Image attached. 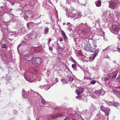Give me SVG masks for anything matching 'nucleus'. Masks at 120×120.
<instances>
[{
  "mask_svg": "<svg viewBox=\"0 0 120 120\" xmlns=\"http://www.w3.org/2000/svg\"><path fill=\"white\" fill-rule=\"evenodd\" d=\"M6 45L5 44H4L3 45L2 47L3 48L5 49L6 48Z\"/></svg>",
  "mask_w": 120,
  "mask_h": 120,
  "instance_id": "51",
  "label": "nucleus"
},
{
  "mask_svg": "<svg viewBox=\"0 0 120 120\" xmlns=\"http://www.w3.org/2000/svg\"><path fill=\"white\" fill-rule=\"evenodd\" d=\"M67 29L68 30H70V31L73 30V29L70 27H68Z\"/></svg>",
  "mask_w": 120,
  "mask_h": 120,
  "instance_id": "49",
  "label": "nucleus"
},
{
  "mask_svg": "<svg viewBox=\"0 0 120 120\" xmlns=\"http://www.w3.org/2000/svg\"><path fill=\"white\" fill-rule=\"evenodd\" d=\"M61 81L62 82V84L63 85H64L66 83H67L65 79H61Z\"/></svg>",
  "mask_w": 120,
  "mask_h": 120,
  "instance_id": "26",
  "label": "nucleus"
},
{
  "mask_svg": "<svg viewBox=\"0 0 120 120\" xmlns=\"http://www.w3.org/2000/svg\"><path fill=\"white\" fill-rule=\"evenodd\" d=\"M85 28L82 29V33L84 35L86 36L87 35L88 33L90 31V27L87 24V23L85 24Z\"/></svg>",
  "mask_w": 120,
  "mask_h": 120,
  "instance_id": "4",
  "label": "nucleus"
},
{
  "mask_svg": "<svg viewBox=\"0 0 120 120\" xmlns=\"http://www.w3.org/2000/svg\"><path fill=\"white\" fill-rule=\"evenodd\" d=\"M80 68H81V70H82L83 71H84V74H85V75L86 74H86H87V71H84V69L83 68H82L81 67H80Z\"/></svg>",
  "mask_w": 120,
  "mask_h": 120,
  "instance_id": "47",
  "label": "nucleus"
},
{
  "mask_svg": "<svg viewBox=\"0 0 120 120\" xmlns=\"http://www.w3.org/2000/svg\"><path fill=\"white\" fill-rule=\"evenodd\" d=\"M112 25L109 28L110 31L113 34L116 35L119 34L118 28L116 25L112 24Z\"/></svg>",
  "mask_w": 120,
  "mask_h": 120,
  "instance_id": "3",
  "label": "nucleus"
},
{
  "mask_svg": "<svg viewBox=\"0 0 120 120\" xmlns=\"http://www.w3.org/2000/svg\"><path fill=\"white\" fill-rule=\"evenodd\" d=\"M84 90L83 89L82 87H80L79 89L76 90L75 91L78 95H79L82 93Z\"/></svg>",
  "mask_w": 120,
  "mask_h": 120,
  "instance_id": "13",
  "label": "nucleus"
},
{
  "mask_svg": "<svg viewBox=\"0 0 120 120\" xmlns=\"http://www.w3.org/2000/svg\"><path fill=\"white\" fill-rule=\"evenodd\" d=\"M80 34H79V38L78 37H76V38H73L74 41L75 42H76L77 41H79V40L81 39V38L82 39H84V38H82L80 35Z\"/></svg>",
  "mask_w": 120,
  "mask_h": 120,
  "instance_id": "14",
  "label": "nucleus"
},
{
  "mask_svg": "<svg viewBox=\"0 0 120 120\" xmlns=\"http://www.w3.org/2000/svg\"><path fill=\"white\" fill-rule=\"evenodd\" d=\"M49 49L50 50V51H52V48L51 47H49Z\"/></svg>",
  "mask_w": 120,
  "mask_h": 120,
  "instance_id": "58",
  "label": "nucleus"
},
{
  "mask_svg": "<svg viewBox=\"0 0 120 120\" xmlns=\"http://www.w3.org/2000/svg\"><path fill=\"white\" fill-rule=\"evenodd\" d=\"M95 4L96 6L100 7L101 5V2L100 0H99L96 1Z\"/></svg>",
  "mask_w": 120,
  "mask_h": 120,
  "instance_id": "17",
  "label": "nucleus"
},
{
  "mask_svg": "<svg viewBox=\"0 0 120 120\" xmlns=\"http://www.w3.org/2000/svg\"><path fill=\"white\" fill-rule=\"evenodd\" d=\"M15 32H14L13 33H11V34L10 33H9V32L8 33V34H9V35H14V34L15 33Z\"/></svg>",
  "mask_w": 120,
  "mask_h": 120,
  "instance_id": "53",
  "label": "nucleus"
},
{
  "mask_svg": "<svg viewBox=\"0 0 120 120\" xmlns=\"http://www.w3.org/2000/svg\"><path fill=\"white\" fill-rule=\"evenodd\" d=\"M113 16L112 14H110L109 12L108 11H105L103 13L102 17L103 18H106L107 17H109L110 18L111 17H112Z\"/></svg>",
  "mask_w": 120,
  "mask_h": 120,
  "instance_id": "10",
  "label": "nucleus"
},
{
  "mask_svg": "<svg viewBox=\"0 0 120 120\" xmlns=\"http://www.w3.org/2000/svg\"><path fill=\"white\" fill-rule=\"evenodd\" d=\"M33 24V22H30L27 23V26L28 27H31Z\"/></svg>",
  "mask_w": 120,
  "mask_h": 120,
  "instance_id": "25",
  "label": "nucleus"
},
{
  "mask_svg": "<svg viewBox=\"0 0 120 120\" xmlns=\"http://www.w3.org/2000/svg\"><path fill=\"white\" fill-rule=\"evenodd\" d=\"M111 74H109L108 75H107V77H109V78L110 79L111 77Z\"/></svg>",
  "mask_w": 120,
  "mask_h": 120,
  "instance_id": "50",
  "label": "nucleus"
},
{
  "mask_svg": "<svg viewBox=\"0 0 120 120\" xmlns=\"http://www.w3.org/2000/svg\"><path fill=\"white\" fill-rule=\"evenodd\" d=\"M3 55L4 56V57H3V59L4 60L5 58H6L7 56V55H5V54H3V55H2V56L1 55H0V58L1 57H2Z\"/></svg>",
  "mask_w": 120,
  "mask_h": 120,
  "instance_id": "33",
  "label": "nucleus"
},
{
  "mask_svg": "<svg viewBox=\"0 0 120 120\" xmlns=\"http://www.w3.org/2000/svg\"><path fill=\"white\" fill-rule=\"evenodd\" d=\"M63 49L62 48L60 47H58V51L60 52H63Z\"/></svg>",
  "mask_w": 120,
  "mask_h": 120,
  "instance_id": "30",
  "label": "nucleus"
},
{
  "mask_svg": "<svg viewBox=\"0 0 120 120\" xmlns=\"http://www.w3.org/2000/svg\"><path fill=\"white\" fill-rule=\"evenodd\" d=\"M109 79L110 78L106 76L104 78V79L105 81H107L109 80Z\"/></svg>",
  "mask_w": 120,
  "mask_h": 120,
  "instance_id": "36",
  "label": "nucleus"
},
{
  "mask_svg": "<svg viewBox=\"0 0 120 120\" xmlns=\"http://www.w3.org/2000/svg\"><path fill=\"white\" fill-rule=\"evenodd\" d=\"M92 45L93 47H94L93 49H94V50L96 49V47H97V45L96 44V42L95 41H92Z\"/></svg>",
  "mask_w": 120,
  "mask_h": 120,
  "instance_id": "20",
  "label": "nucleus"
},
{
  "mask_svg": "<svg viewBox=\"0 0 120 120\" xmlns=\"http://www.w3.org/2000/svg\"><path fill=\"white\" fill-rule=\"evenodd\" d=\"M29 13L31 14L30 16H31V17H33L34 16L33 12L32 11H31Z\"/></svg>",
  "mask_w": 120,
  "mask_h": 120,
  "instance_id": "46",
  "label": "nucleus"
},
{
  "mask_svg": "<svg viewBox=\"0 0 120 120\" xmlns=\"http://www.w3.org/2000/svg\"><path fill=\"white\" fill-rule=\"evenodd\" d=\"M99 51V48H98L96 50H95L94 53V55L93 56V58L90 57V60L91 61H93L94 59L96 56L98 55V52Z\"/></svg>",
  "mask_w": 120,
  "mask_h": 120,
  "instance_id": "12",
  "label": "nucleus"
},
{
  "mask_svg": "<svg viewBox=\"0 0 120 120\" xmlns=\"http://www.w3.org/2000/svg\"><path fill=\"white\" fill-rule=\"evenodd\" d=\"M68 80H69L70 81H73V79L72 77H70L68 78Z\"/></svg>",
  "mask_w": 120,
  "mask_h": 120,
  "instance_id": "42",
  "label": "nucleus"
},
{
  "mask_svg": "<svg viewBox=\"0 0 120 120\" xmlns=\"http://www.w3.org/2000/svg\"><path fill=\"white\" fill-rule=\"evenodd\" d=\"M51 41V39H49L48 41V43L49 44V43Z\"/></svg>",
  "mask_w": 120,
  "mask_h": 120,
  "instance_id": "60",
  "label": "nucleus"
},
{
  "mask_svg": "<svg viewBox=\"0 0 120 120\" xmlns=\"http://www.w3.org/2000/svg\"><path fill=\"white\" fill-rule=\"evenodd\" d=\"M110 110L109 108H106L103 111V112H105V115L106 116H108L109 114V111L108 110Z\"/></svg>",
  "mask_w": 120,
  "mask_h": 120,
  "instance_id": "16",
  "label": "nucleus"
},
{
  "mask_svg": "<svg viewBox=\"0 0 120 120\" xmlns=\"http://www.w3.org/2000/svg\"><path fill=\"white\" fill-rule=\"evenodd\" d=\"M24 18L25 19H26L28 18V17L27 16L25 15V16H24Z\"/></svg>",
  "mask_w": 120,
  "mask_h": 120,
  "instance_id": "52",
  "label": "nucleus"
},
{
  "mask_svg": "<svg viewBox=\"0 0 120 120\" xmlns=\"http://www.w3.org/2000/svg\"><path fill=\"white\" fill-rule=\"evenodd\" d=\"M75 98L78 99L80 100L81 99V97L80 96H76L75 97Z\"/></svg>",
  "mask_w": 120,
  "mask_h": 120,
  "instance_id": "45",
  "label": "nucleus"
},
{
  "mask_svg": "<svg viewBox=\"0 0 120 120\" xmlns=\"http://www.w3.org/2000/svg\"><path fill=\"white\" fill-rule=\"evenodd\" d=\"M115 94L118 96L120 94V91H116L115 92Z\"/></svg>",
  "mask_w": 120,
  "mask_h": 120,
  "instance_id": "29",
  "label": "nucleus"
},
{
  "mask_svg": "<svg viewBox=\"0 0 120 120\" xmlns=\"http://www.w3.org/2000/svg\"><path fill=\"white\" fill-rule=\"evenodd\" d=\"M10 15L11 19L14 18V16L13 14H10Z\"/></svg>",
  "mask_w": 120,
  "mask_h": 120,
  "instance_id": "43",
  "label": "nucleus"
},
{
  "mask_svg": "<svg viewBox=\"0 0 120 120\" xmlns=\"http://www.w3.org/2000/svg\"><path fill=\"white\" fill-rule=\"evenodd\" d=\"M61 34L63 37L64 40H66L67 38L66 35L65 34L63 30H62L61 32Z\"/></svg>",
  "mask_w": 120,
  "mask_h": 120,
  "instance_id": "18",
  "label": "nucleus"
},
{
  "mask_svg": "<svg viewBox=\"0 0 120 120\" xmlns=\"http://www.w3.org/2000/svg\"><path fill=\"white\" fill-rule=\"evenodd\" d=\"M11 79V77L10 76L9 77V78H7V80H9L10 79Z\"/></svg>",
  "mask_w": 120,
  "mask_h": 120,
  "instance_id": "56",
  "label": "nucleus"
},
{
  "mask_svg": "<svg viewBox=\"0 0 120 120\" xmlns=\"http://www.w3.org/2000/svg\"><path fill=\"white\" fill-rule=\"evenodd\" d=\"M34 92L32 90H30V91H29L28 92V93L29 94H30V93H31L32 94H33Z\"/></svg>",
  "mask_w": 120,
  "mask_h": 120,
  "instance_id": "44",
  "label": "nucleus"
},
{
  "mask_svg": "<svg viewBox=\"0 0 120 120\" xmlns=\"http://www.w3.org/2000/svg\"><path fill=\"white\" fill-rule=\"evenodd\" d=\"M25 91L24 90H23L22 91V97H23V98H26V97L24 95L25 94Z\"/></svg>",
  "mask_w": 120,
  "mask_h": 120,
  "instance_id": "28",
  "label": "nucleus"
},
{
  "mask_svg": "<svg viewBox=\"0 0 120 120\" xmlns=\"http://www.w3.org/2000/svg\"><path fill=\"white\" fill-rule=\"evenodd\" d=\"M41 102L44 105L46 103V102H45V100L43 99H42Z\"/></svg>",
  "mask_w": 120,
  "mask_h": 120,
  "instance_id": "41",
  "label": "nucleus"
},
{
  "mask_svg": "<svg viewBox=\"0 0 120 120\" xmlns=\"http://www.w3.org/2000/svg\"><path fill=\"white\" fill-rule=\"evenodd\" d=\"M71 60L72 61L73 63H76V61L72 57L71 58Z\"/></svg>",
  "mask_w": 120,
  "mask_h": 120,
  "instance_id": "37",
  "label": "nucleus"
},
{
  "mask_svg": "<svg viewBox=\"0 0 120 120\" xmlns=\"http://www.w3.org/2000/svg\"><path fill=\"white\" fill-rule=\"evenodd\" d=\"M6 27L5 28H4L2 27V31L3 32V37L2 38V39L3 40L5 39V37L6 36V34L7 35L8 34V33L9 31L8 30V28L6 26Z\"/></svg>",
  "mask_w": 120,
  "mask_h": 120,
  "instance_id": "8",
  "label": "nucleus"
},
{
  "mask_svg": "<svg viewBox=\"0 0 120 120\" xmlns=\"http://www.w3.org/2000/svg\"><path fill=\"white\" fill-rule=\"evenodd\" d=\"M63 39L62 38H60V41H63Z\"/></svg>",
  "mask_w": 120,
  "mask_h": 120,
  "instance_id": "55",
  "label": "nucleus"
},
{
  "mask_svg": "<svg viewBox=\"0 0 120 120\" xmlns=\"http://www.w3.org/2000/svg\"><path fill=\"white\" fill-rule=\"evenodd\" d=\"M78 54L79 55H81L82 53V52H81L80 51V52H78Z\"/></svg>",
  "mask_w": 120,
  "mask_h": 120,
  "instance_id": "63",
  "label": "nucleus"
},
{
  "mask_svg": "<svg viewBox=\"0 0 120 120\" xmlns=\"http://www.w3.org/2000/svg\"><path fill=\"white\" fill-rule=\"evenodd\" d=\"M84 24L82 23L80 24L79 25V27H80V28H82L84 26Z\"/></svg>",
  "mask_w": 120,
  "mask_h": 120,
  "instance_id": "35",
  "label": "nucleus"
},
{
  "mask_svg": "<svg viewBox=\"0 0 120 120\" xmlns=\"http://www.w3.org/2000/svg\"><path fill=\"white\" fill-rule=\"evenodd\" d=\"M120 6V0H111L109 3V7L115 10Z\"/></svg>",
  "mask_w": 120,
  "mask_h": 120,
  "instance_id": "2",
  "label": "nucleus"
},
{
  "mask_svg": "<svg viewBox=\"0 0 120 120\" xmlns=\"http://www.w3.org/2000/svg\"><path fill=\"white\" fill-rule=\"evenodd\" d=\"M50 88V87H49V88H46L45 89V90H48Z\"/></svg>",
  "mask_w": 120,
  "mask_h": 120,
  "instance_id": "62",
  "label": "nucleus"
},
{
  "mask_svg": "<svg viewBox=\"0 0 120 120\" xmlns=\"http://www.w3.org/2000/svg\"><path fill=\"white\" fill-rule=\"evenodd\" d=\"M113 105L114 106H115L116 108H117V107H118L120 105V104L119 103L116 102H113Z\"/></svg>",
  "mask_w": 120,
  "mask_h": 120,
  "instance_id": "22",
  "label": "nucleus"
},
{
  "mask_svg": "<svg viewBox=\"0 0 120 120\" xmlns=\"http://www.w3.org/2000/svg\"><path fill=\"white\" fill-rule=\"evenodd\" d=\"M117 80L119 82H120V76L116 78Z\"/></svg>",
  "mask_w": 120,
  "mask_h": 120,
  "instance_id": "48",
  "label": "nucleus"
},
{
  "mask_svg": "<svg viewBox=\"0 0 120 120\" xmlns=\"http://www.w3.org/2000/svg\"><path fill=\"white\" fill-rule=\"evenodd\" d=\"M37 34L35 32H33L31 34H28L25 37L24 40L17 47V50L18 53L20 55L25 51L26 50V48H24V46L26 47L30 44V41L32 40V38H37Z\"/></svg>",
  "mask_w": 120,
  "mask_h": 120,
  "instance_id": "1",
  "label": "nucleus"
},
{
  "mask_svg": "<svg viewBox=\"0 0 120 120\" xmlns=\"http://www.w3.org/2000/svg\"><path fill=\"white\" fill-rule=\"evenodd\" d=\"M115 13L116 15H117L118 16H120V11H116Z\"/></svg>",
  "mask_w": 120,
  "mask_h": 120,
  "instance_id": "31",
  "label": "nucleus"
},
{
  "mask_svg": "<svg viewBox=\"0 0 120 120\" xmlns=\"http://www.w3.org/2000/svg\"><path fill=\"white\" fill-rule=\"evenodd\" d=\"M34 55L32 54H27L25 55L24 57V59L25 60L29 61L34 58Z\"/></svg>",
  "mask_w": 120,
  "mask_h": 120,
  "instance_id": "9",
  "label": "nucleus"
},
{
  "mask_svg": "<svg viewBox=\"0 0 120 120\" xmlns=\"http://www.w3.org/2000/svg\"><path fill=\"white\" fill-rule=\"evenodd\" d=\"M72 67L76 71V70L75 69L76 66L75 64H72Z\"/></svg>",
  "mask_w": 120,
  "mask_h": 120,
  "instance_id": "38",
  "label": "nucleus"
},
{
  "mask_svg": "<svg viewBox=\"0 0 120 120\" xmlns=\"http://www.w3.org/2000/svg\"><path fill=\"white\" fill-rule=\"evenodd\" d=\"M96 81L95 80H93L91 81L90 83L92 84H94L96 82Z\"/></svg>",
  "mask_w": 120,
  "mask_h": 120,
  "instance_id": "39",
  "label": "nucleus"
},
{
  "mask_svg": "<svg viewBox=\"0 0 120 120\" xmlns=\"http://www.w3.org/2000/svg\"><path fill=\"white\" fill-rule=\"evenodd\" d=\"M81 12L80 11H77V13H76V15H75V19H77L78 18L80 17V16L81 15Z\"/></svg>",
  "mask_w": 120,
  "mask_h": 120,
  "instance_id": "15",
  "label": "nucleus"
},
{
  "mask_svg": "<svg viewBox=\"0 0 120 120\" xmlns=\"http://www.w3.org/2000/svg\"><path fill=\"white\" fill-rule=\"evenodd\" d=\"M64 120H70V118H69L67 117L66 119H64Z\"/></svg>",
  "mask_w": 120,
  "mask_h": 120,
  "instance_id": "57",
  "label": "nucleus"
},
{
  "mask_svg": "<svg viewBox=\"0 0 120 120\" xmlns=\"http://www.w3.org/2000/svg\"><path fill=\"white\" fill-rule=\"evenodd\" d=\"M117 74H114L112 76V79H114L117 76Z\"/></svg>",
  "mask_w": 120,
  "mask_h": 120,
  "instance_id": "32",
  "label": "nucleus"
},
{
  "mask_svg": "<svg viewBox=\"0 0 120 120\" xmlns=\"http://www.w3.org/2000/svg\"><path fill=\"white\" fill-rule=\"evenodd\" d=\"M117 50H114L113 51V52H114L116 51H118L120 53V48L117 47L116 49Z\"/></svg>",
  "mask_w": 120,
  "mask_h": 120,
  "instance_id": "40",
  "label": "nucleus"
},
{
  "mask_svg": "<svg viewBox=\"0 0 120 120\" xmlns=\"http://www.w3.org/2000/svg\"><path fill=\"white\" fill-rule=\"evenodd\" d=\"M41 60L39 58H34L32 60V64L34 65H38L41 64Z\"/></svg>",
  "mask_w": 120,
  "mask_h": 120,
  "instance_id": "7",
  "label": "nucleus"
},
{
  "mask_svg": "<svg viewBox=\"0 0 120 120\" xmlns=\"http://www.w3.org/2000/svg\"><path fill=\"white\" fill-rule=\"evenodd\" d=\"M106 108L103 106H101L100 107L101 109L103 111Z\"/></svg>",
  "mask_w": 120,
  "mask_h": 120,
  "instance_id": "34",
  "label": "nucleus"
},
{
  "mask_svg": "<svg viewBox=\"0 0 120 120\" xmlns=\"http://www.w3.org/2000/svg\"><path fill=\"white\" fill-rule=\"evenodd\" d=\"M80 5H82L83 6H84L86 4H82V3H80Z\"/></svg>",
  "mask_w": 120,
  "mask_h": 120,
  "instance_id": "64",
  "label": "nucleus"
},
{
  "mask_svg": "<svg viewBox=\"0 0 120 120\" xmlns=\"http://www.w3.org/2000/svg\"><path fill=\"white\" fill-rule=\"evenodd\" d=\"M44 34H47L49 31V28H45L44 29Z\"/></svg>",
  "mask_w": 120,
  "mask_h": 120,
  "instance_id": "24",
  "label": "nucleus"
},
{
  "mask_svg": "<svg viewBox=\"0 0 120 120\" xmlns=\"http://www.w3.org/2000/svg\"><path fill=\"white\" fill-rule=\"evenodd\" d=\"M94 93L97 96L103 95L105 92L104 91L101 89L98 91H95Z\"/></svg>",
  "mask_w": 120,
  "mask_h": 120,
  "instance_id": "11",
  "label": "nucleus"
},
{
  "mask_svg": "<svg viewBox=\"0 0 120 120\" xmlns=\"http://www.w3.org/2000/svg\"><path fill=\"white\" fill-rule=\"evenodd\" d=\"M101 31L99 32V31L98 32V33H99V34H98L99 35L102 36L104 35V33L102 31V29L101 30Z\"/></svg>",
  "mask_w": 120,
  "mask_h": 120,
  "instance_id": "23",
  "label": "nucleus"
},
{
  "mask_svg": "<svg viewBox=\"0 0 120 120\" xmlns=\"http://www.w3.org/2000/svg\"><path fill=\"white\" fill-rule=\"evenodd\" d=\"M55 80L56 82H58V79L57 78H56Z\"/></svg>",
  "mask_w": 120,
  "mask_h": 120,
  "instance_id": "59",
  "label": "nucleus"
},
{
  "mask_svg": "<svg viewBox=\"0 0 120 120\" xmlns=\"http://www.w3.org/2000/svg\"><path fill=\"white\" fill-rule=\"evenodd\" d=\"M112 45H111L110 46H108V47H106L105 49L106 50L109 47H112Z\"/></svg>",
  "mask_w": 120,
  "mask_h": 120,
  "instance_id": "61",
  "label": "nucleus"
},
{
  "mask_svg": "<svg viewBox=\"0 0 120 120\" xmlns=\"http://www.w3.org/2000/svg\"><path fill=\"white\" fill-rule=\"evenodd\" d=\"M71 12L72 13V15L73 16V18L75 17V15H76V13H77V10H73Z\"/></svg>",
  "mask_w": 120,
  "mask_h": 120,
  "instance_id": "21",
  "label": "nucleus"
},
{
  "mask_svg": "<svg viewBox=\"0 0 120 120\" xmlns=\"http://www.w3.org/2000/svg\"><path fill=\"white\" fill-rule=\"evenodd\" d=\"M85 50L87 51L93 52L94 49L89 42L87 43L85 45Z\"/></svg>",
  "mask_w": 120,
  "mask_h": 120,
  "instance_id": "6",
  "label": "nucleus"
},
{
  "mask_svg": "<svg viewBox=\"0 0 120 120\" xmlns=\"http://www.w3.org/2000/svg\"><path fill=\"white\" fill-rule=\"evenodd\" d=\"M66 15L68 18L70 17H71L72 18H73V16L72 15V13H71V12L70 13L68 11L66 12Z\"/></svg>",
  "mask_w": 120,
  "mask_h": 120,
  "instance_id": "19",
  "label": "nucleus"
},
{
  "mask_svg": "<svg viewBox=\"0 0 120 120\" xmlns=\"http://www.w3.org/2000/svg\"><path fill=\"white\" fill-rule=\"evenodd\" d=\"M6 8V7H4L3 6H1L0 8V11H2L5 10Z\"/></svg>",
  "mask_w": 120,
  "mask_h": 120,
  "instance_id": "27",
  "label": "nucleus"
},
{
  "mask_svg": "<svg viewBox=\"0 0 120 120\" xmlns=\"http://www.w3.org/2000/svg\"><path fill=\"white\" fill-rule=\"evenodd\" d=\"M67 24L68 26H71V24L69 22H68Z\"/></svg>",
  "mask_w": 120,
  "mask_h": 120,
  "instance_id": "54",
  "label": "nucleus"
},
{
  "mask_svg": "<svg viewBox=\"0 0 120 120\" xmlns=\"http://www.w3.org/2000/svg\"><path fill=\"white\" fill-rule=\"evenodd\" d=\"M34 74L30 72H26L25 74V78L26 80L30 82H32L34 78Z\"/></svg>",
  "mask_w": 120,
  "mask_h": 120,
  "instance_id": "5",
  "label": "nucleus"
}]
</instances>
